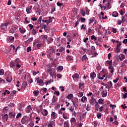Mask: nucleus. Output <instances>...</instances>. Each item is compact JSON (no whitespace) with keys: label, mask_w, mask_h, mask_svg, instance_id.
<instances>
[{"label":"nucleus","mask_w":127,"mask_h":127,"mask_svg":"<svg viewBox=\"0 0 127 127\" xmlns=\"http://www.w3.org/2000/svg\"><path fill=\"white\" fill-rule=\"evenodd\" d=\"M116 51H117V52H118V53L120 52L121 51V47L117 46Z\"/></svg>","instance_id":"obj_49"},{"label":"nucleus","mask_w":127,"mask_h":127,"mask_svg":"<svg viewBox=\"0 0 127 127\" xmlns=\"http://www.w3.org/2000/svg\"><path fill=\"white\" fill-rule=\"evenodd\" d=\"M30 51H31V47H28L27 48V52H29Z\"/></svg>","instance_id":"obj_59"},{"label":"nucleus","mask_w":127,"mask_h":127,"mask_svg":"<svg viewBox=\"0 0 127 127\" xmlns=\"http://www.w3.org/2000/svg\"><path fill=\"white\" fill-rule=\"evenodd\" d=\"M9 42H13L14 41V37H12L11 36H10L8 38Z\"/></svg>","instance_id":"obj_9"},{"label":"nucleus","mask_w":127,"mask_h":127,"mask_svg":"<svg viewBox=\"0 0 127 127\" xmlns=\"http://www.w3.org/2000/svg\"><path fill=\"white\" fill-rule=\"evenodd\" d=\"M72 104H73V106L72 107H74V108H77V107H78V105L77 104V103L76 102H74L73 101H72Z\"/></svg>","instance_id":"obj_27"},{"label":"nucleus","mask_w":127,"mask_h":127,"mask_svg":"<svg viewBox=\"0 0 127 127\" xmlns=\"http://www.w3.org/2000/svg\"><path fill=\"white\" fill-rule=\"evenodd\" d=\"M88 59V58H87V56L86 55L83 56L82 57V61H84L85 60H87Z\"/></svg>","instance_id":"obj_38"},{"label":"nucleus","mask_w":127,"mask_h":127,"mask_svg":"<svg viewBox=\"0 0 127 127\" xmlns=\"http://www.w3.org/2000/svg\"><path fill=\"white\" fill-rule=\"evenodd\" d=\"M44 79H40L39 81L38 82L39 86H43L42 84L44 83Z\"/></svg>","instance_id":"obj_19"},{"label":"nucleus","mask_w":127,"mask_h":127,"mask_svg":"<svg viewBox=\"0 0 127 127\" xmlns=\"http://www.w3.org/2000/svg\"><path fill=\"white\" fill-rule=\"evenodd\" d=\"M86 25L82 24L80 27V29H84V30H86Z\"/></svg>","instance_id":"obj_45"},{"label":"nucleus","mask_w":127,"mask_h":127,"mask_svg":"<svg viewBox=\"0 0 127 127\" xmlns=\"http://www.w3.org/2000/svg\"><path fill=\"white\" fill-rule=\"evenodd\" d=\"M51 118L53 120H54L56 118V113H55V112H53L52 113Z\"/></svg>","instance_id":"obj_12"},{"label":"nucleus","mask_w":127,"mask_h":127,"mask_svg":"<svg viewBox=\"0 0 127 127\" xmlns=\"http://www.w3.org/2000/svg\"><path fill=\"white\" fill-rule=\"evenodd\" d=\"M96 73H95V72H92L90 73V77L91 78V79H92L93 80H94V78H96Z\"/></svg>","instance_id":"obj_10"},{"label":"nucleus","mask_w":127,"mask_h":127,"mask_svg":"<svg viewBox=\"0 0 127 127\" xmlns=\"http://www.w3.org/2000/svg\"><path fill=\"white\" fill-rule=\"evenodd\" d=\"M58 70H61V71H62L63 70V66H59Z\"/></svg>","instance_id":"obj_60"},{"label":"nucleus","mask_w":127,"mask_h":127,"mask_svg":"<svg viewBox=\"0 0 127 127\" xmlns=\"http://www.w3.org/2000/svg\"><path fill=\"white\" fill-rule=\"evenodd\" d=\"M47 71L48 73H49L51 77H53L54 74L55 75H56V74H55V69H52V68H50L47 69Z\"/></svg>","instance_id":"obj_1"},{"label":"nucleus","mask_w":127,"mask_h":127,"mask_svg":"<svg viewBox=\"0 0 127 127\" xmlns=\"http://www.w3.org/2000/svg\"><path fill=\"white\" fill-rule=\"evenodd\" d=\"M123 43H124V44H127V39H125L123 41Z\"/></svg>","instance_id":"obj_63"},{"label":"nucleus","mask_w":127,"mask_h":127,"mask_svg":"<svg viewBox=\"0 0 127 127\" xmlns=\"http://www.w3.org/2000/svg\"><path fill=\"white\" fill-rule=\"evenodd\" d=\"M6 81L7 82H9V83H10V82L12 81V77H11V76L7 77Z\"/></svg>","instance_id":"obj_20"},{"label":"nucleus","mask_w":127,"mask_h":127,"mask_svg":"<svg viewBox=\"0 0 127 127\" xmlns=\"http://www.w3.org/2000/svg\"><path fill=\"white\" fill-rule=\"evenodd\" d=\"M33 46L35 49L37 50V49H39L40 47H41V44L37 43V42H35L33 43Z\"/></svg>","instance_id":"obj_3"},{"label":"nucleus","mask_w":127,"mask_h":127,"mask_svg":"<svg viewBox=\"0 0 127 127\" xmlns=\"http://www.w3.org/2000/svg\"><path fill=\"white\" fill-rule=\"evenodd\" d=\"M69 111H70V112H74V106H71Z\"/></svg>","instance_id":"obj_58"},{"label":"nucleus","mask_w":127,"mask_h":127,"mask_svg":"<svg viewBox=\"0 0 127 127\" xmlns=\"http://www.w3.org/2000/svg\"><path fill=\"white\" fill-rule=\"evenodd\" d=\"M8 24H9V23H4L1 24L0 28L1 30H5V29L7 28V26H8Z\"/></svg>","instance_id":"obj_2"},{"label":"nucleus","mask_w":127,"mask_h":127,"mask_svg":"<svg viewBox=\"0 0 127 127\" xmlns=\"http://www.w3.org/2000/svg\"><path fill=\"white\" fill-rule=\"evenodd\" d=\"M54 126H55V122L54 121L51 122L48 126V127H53Z\"/></svg>","instance_id":"obj_16"},{"label":"nucleus","mask_w":127,"mask_h":127,"mask_svg":"<svg viewBox=\"0 0 127 127\" xmlns=\"http://www.w3.org/2000/svg\"><path fill=\"white\" fill-rule=\"evenodd\" d=\"M49 19L47 20V25L49 24V23H51V22H52V17H49Z\"/></svg>","instance_id":"obj_26"},{"label":"nucleus","mask_w":127,"mask_h":127,"mask_svg":"<svg viewBox=\"0 0 127 127\" xmlns=\"http://www.w3.org/2000/svg\"><path fill=\"white\" fill-rule=\"evenodd\" d=\"M81 101V102H82V103H84V102H87V97H86L85 96L82 97Z\"/></svg>","instance_id":"obj_24"},{"label":"nucleus","mask_w":127,"mask_h":127,"mask_svg":"<svg viewBox=\"0 0 127 127\" xmlns=\"http://www.w3.org/2000/svg\"><path fill=\"white\" fill-rule=\"evenodd\" d=\"M3 111L4 112L7 113L8 112V109H6V107H4L3 109Z\"/></svg>","instance_id":"obj_56"},{"label":"nucleus","mask_w":127,"mask_h":127,"mask_svg":"<svg viewBox=\"0 0 127 127\" xmlns=\"http://www.w3.org/2000/svg\"><path fill=\"white\" fill-rule=\"evenodd\" d=\"M66 59H67V60H69V61H71L73 60V58L71 56H67L66 57Z\"/></svg>","instance_id":"obj_30"},{"label":"nucleus","mask_w":127,"mask_h":127,"mask_svg":"<svg viewBox=\"0 0 127 127\" xmlns=\"http://www.w3.org/2000/svg\"><path fill=\"white\" fill-rule=\"evenodd\" d=\"M9 117L10 119H12V118L14 119V117H15V113L13 112L9 113Z\"/></svg>","instance_id":"obj_8"},{"label":"nucleus","mask_w":127,"mask_h":127,"mask_svg":"<svg viewBox=\"0 0 127 127\" xmlns=\"http://www.w3.org/2000/svg\"><path fill=\"white\" fill-rule=\"evenodd\" d=\"M47 36L44 35L43 36L42 39H43V42L45 43L46 42V41L47 40Z\"/></svg>","instance_id":"obj_18"},{"label":"nucleus","mask_w":127,"mask_h":127,"mask_svg":"<svg viewBox=\"0 0 127 127\" xmlns=\"http://www.w3.org/2000/svg\"><path fill=\"white\" fill-rule=\"evenodd\" d=\"M2 119L4 120V121H7V119H8V115L7 114H5L2 117Z\"/></svg>","instance_id":"obj_17"},{"label":"nucleus","mask_w":127,"mask_h":127,"mask_svg":"<svg viewBox=\"0 0 127 127\" xmlns=\"http://www.w3.org/2000/svg\"><path fill=\"white\" fill-rule=\"evenodd\" d=\"M16 64H17V61L16 60L15 61L11 62L10 64V66L11 67V68H13L14 66H16Z\"/></svg>","instance_id":"obj_5"},{"label":"nucleus","mask_w":127,"mask_h":127,"mask_svg":"<svg viewBox=\"0 0 127 127\" xmlns=\"http://www.w3.org/2000/svg\"><path fill=\"white\" fill-rule=\"evenodd\" d=\"M122 23L126 22V17L124 16H122Z\"/></svg>","instance_id":"obj_39"},{"label":"nucleus","mask_w":127,"mask_h":127,"mask_svg":"<svg viewBox=\"0 0 127 127\" xmlns=\"http://www.w3.org/2000/svg\"><path fill=\"white\" fill-rule=\"evenodd\" d=\"M56 103H57V98H56L55 95H54L53 99L52 100V103H51V105H52V106H54V105H55Z\"/></svg>","instance_id":"obj_4"},{"label":"nucleus","mask_w":127,"mask_h":127,"mask_svg":"<svg viewBox=\"0 0 127 127\" xmlns=\"http://www.w3.org/2000/svg\"><path fill=\"white\" fill-rule=\"evenodd\" d=\"M64 127H70V125L67 122H64Z\"/></svg>","instance_id":"obj_22"},{"label":"nucleus","mask_w":127,"mask_h":127,"mask_svg":"<svg viewBox=\"0 0 127 127\" xmlns=\"http://www.w3.org/2000/svg\"><path fill=\"white\" fill-rule=\"evenodd\" d=\"M119 77H117L116 79L113 80L114 83H117L118 81H119Z\"/></svg>","instance_id":"obj_55"},{"label":"nucleus","mask_w":127,"mask_h":127,"mask_svg":"<svg viewBox=\"0 0 127 127\" xmlns=\"http://www.w3.org/2000/svg\"><path fill=\"white\" fill-rule=\"evenodd\" d=\"M70 123L71 125L72 124L75 125L76 124V119H75V118H72L70 119Z\"/></svg>","instance_id":"obj_13"},{"label":"nucleus","mask_w":127,"mask_h":127,"mask_svg":"<svg viewBox=\"0 0 127 127\" xmlns=\"http://www.w3.org/2000/svg\"><path fill=\"white\" fill-rule=\"evenodd\" d=\"M44 112H42V115L45 117L47 116L48 115V111H47L46 109H44Z\"/></svg>","instance_id":"obj_14"},{"label":"nucleus","mask_w":127,"mask_h":127,"mask_svg":"<svg viewBox=\"0 0 127 127\" xmlns=\"http://www.w3.org/2000/svg\"><path fill=\"white\" fill-rule=\"evenodd\" d=\"M33 93L34 94V96L35 97H37L38 96V94H39V91L38 90L37 91H34Z\"/></svg>","instance_id":"obj_29"},{"label":"nucleus","mask_w":127,"mask_h":127,"mask_svg":"<svg viewBox=\"0 0 127 127\" xmlns=\"http://www.w3.org/2000/svg\"><path fill=\"white\" fill-rule=\"evenodd\" d=\"M20 117H21V113H18L17 115L16 118V119H19V118H20Z\"/></svg>","instance_id":"obj_54"},{"label":"nucleus","mask_w":127,"mask_h":127,"mask_svg":"<svg viewBox=\"0 0 127 127\" xmlns=\"http://www.w3.org/2000/svg\"><path fill=\"white\" fill-rule=\"evenodd\" d=\"M123 99H127V92L125 94H123Z\"/></svg>","instance_id":"obj_48"},{"label":"nucleus","mask_w":127,"mask_h":127,"mask_svg":"<svg viewBox=\"0 0 127 127\" xmlns=\"http://www.w3.org/2000/svg\"><path fill=\"white\" fill-rule=\"evenodd\" d=\"M80 13L82 14V15H83V16H85V11H84V10H81Z\"/></svg>","instance_id":"obj_43"},{"label":"nucleus","mask_w":127,"mask_h":127,"mask_svg":"<svg viewBox=\"0 0 127 127\" xmlns=\"http://www.w3.org/2000/svg\"><path fill=\"white\" fill-rule=\"evenodd\" d=\"M73 97H74V96H73V94H70L67 95V99H68V100H71V99H72Z\"/></svg>","instance_id":"obj_32"},{"label":"nucleus","mask_w":127,"mask_h":127,"mask_svg":"<svg viewBox=\"0 0 127 127\" xmlns=\"http://www.w3.org/2000/svg\"><path fill=\"white\" fill-rule=\"evenodd\" d=\"M63 118H64V120H68V117H67V115L65 114L64 113L63 114Z\"/></svg>","instance_id":"obj_34"},{"label":"nucleus","mask_w":127,"mask_h":127,"mask_svg":"<svg viewBox=\"0 0 127 127\" xmlns=\"http://www.w3.org/2000/svg\"><path fill=\"white\" fill-rule=\"evenodd\" d=\"M0 83H2L3 84H4L5 83V81L4 80L2 79L1 78H0Z\"/></svg>","instance_id":"obj_57"},{"label":"nucleus","mask_w":127,"mask_h":127,"mask_svg":"<svg viewBox=\"0 0 127 127\" xmlns=\"http://www.w3.org/2000/svg\"><path fill=\"white\" fill-rule=\"evenodd\" d=\"M22 124H24L27 122V116H24L21 121Z\"/></svg>","instance_id":"obj_6"},{"label":"nucleus","mask_w":127,"mask_h":127,"mask_svg":"<svg viewBox=\"0 0 127 127\" xmlns=\"http://www.w3.org/2000/svg\"><path fill=\"white\" fill-rule=\"evenodd\" d=\"M95 21V19L93 18L92 19H90L89 20V25H91V24H92V23H93V21Z\"/></svg>","instance_id":"obj_37"},{"label":"nucleus","mask_w":127,"mask_h":127,"mask_svg":"<svg viewBox=\"0 0 127 127\" xmlns=\"http://www.w3.org/2000/svg\"><path fill=\"white\" fill-rule=\"evenodd\" d=\"M94 104L95 107H96L97 108H99L100 107V106L99 105V103L97 101L95 102Z\"/></svg>","instance_id":"obj_50"},{"label":"nucleus","mask_w":127,"mask_h":127,"mask_svg":"<svg viewBox=\"0 0 127 127\" xmlns=\"http://www.w3.org/2000/svg\"><path fill=\"white\" fill-rule=\"evenodd\" d=\"M103 109H104L103 106L100 107L99 109V112H103Z\"/></svg>","instance_id":"obj_62"},{"label":"nucleus","mask_w":127,"mask_h":127,"mask_svg":"<svg viewBox=\"0 0 127 127\" xmlns=\"http://www.w3.org/2000/svg\"><path fill=\"white\" fill-rule=\"evenodd\" d=\"M22 87V88H26L27 87V82L25 81H23Z\"/></svg>","instance_id":"obj_21"},{"label":"nucleus","mask_w":127,"mask_h":127,"mask_svg":"<svg viewBox=\"0 0 127 127\" xmlns=\"http://www.w3.org/2000/svg\"><path fill=\"white\" fill-rule=\"evenodd\" d=\"M92 31H93V30H92L91 28H89L88 31L87 32V34H90V33H92Z\"/></svg>","instance_id":"obj_41"},{"label":"nucleus","mask_w":127,"mask_h":127,"mask_svg":"<svg viewBox=\"0 0 127 127\" xmlns=\"http://www.w3.org/2000/svg\"><path fill=\"white\" fill-rule=\"evenodd\" d=\"M86 115H87V112L82 114L81 115V119H85V118H86Z\"/></svg>","instance_id":"obj_36"},{"label":"nucleus","mask_w":127,"mask_h":127,"mask_svg":"<svg viewBox=\"0 0 127 127\" xmlns=\"http://www.w3.org/2000/svg\"><path fill=\"white\" fill-rule=\"evenodd\" d=\"M60 89H61V92H64V91H65V88L63 86H60Z\"/></svg>","instance_id":"obj_40"},{"label":"nucleus","mask_w":127,"mask_h":127,"mask_svg":"<svg viewBox=\"0 0 127 127\" xmlns=\"http://www.w3.org/2000/svg\"><path fill=\"white\" fill-rule=\"evenodd\" d=\"M97 117L98 119H101L102 118V114L101 113H97Z\"/></svg>","instance_id":"obj_35"},{"label":"nucleus","mask_w":127,"mask_h":127,"mask_svg":"<svg viewBox=\"0 0 127 127\" xmlns=\"http://www.w3.org/2000/svg\"><path fill=\"white\" fill-rule=\"evenodd\" d=\"M33 38L31 37V38H30L28 40V42H32V41H33Z\"/></svg>","instance_id":"obj_64"},{"label":"nucleus","mask_w":127,"mask_h":127,"mask_svg":"<svg viewBox=\"0 0 127 127\" xmlns=\"http://www.w3.org/2000/svg\"><path fill=\"white\" fill-rule=\"evenodd\" d=\"M32 35H35L36 34V30L35 29L32 30Z\"/></svg>","instance_id":"obj_42"},{"label":"nucleus","mask_w":127,"mask_h":127,"mask_svg":"<svg viewBox=\"0 0 127 127\" xmlns=\"http://www.w3.org/2000/svg\"><path fill=\"white\" fill-rule=\"evenodd\" d=\"M19 30L21 33V34H24V33H25V29L23 28V29H21V28H19Z\"/></svg>","instance_id":"obj_25"},{"label":"nucleus","mask_w":127,"mask_h":127,"mask_svg":"<svg viewBox=\"0 0 127 127\" xmlns=\"http://www.w3.org/2000/svg\"><path fill=\"white\" fill-rule=\"evenodd\" d=\"M16 29H17V27L14 26L10 29L9 33L13 34Z\"/></svg>","instance_id":"obj_7"},{"label":"nucleus","mask_w":127,"mask_h":127,"mask_svg":"<svg viewBox=\"0 0 127 127\" xmlns=\"http://www.w3.org/2000/svg\"><path fill=\"white\" fill-rule=\"evenodd\" d=\"M29 27L30 28V29H33V25L30 24L28 25Z\"/></svg>","instance_id":"obj_61"},{"label":"nucleus","mask_w":127,"mask_h":127,"mask_svg":"<svg viewBox=\"0 0 127 127\" xmlns=\"http://www.w3.org/2000/svg\"><path fill=\"white\" fill-rule=\"evenodd\" d=\"M85 10H86V14H89V13H90V12H89V10L88 9V7H85Z\"/></svg>","instance_id":"obj_51"},{"label":"nucleus","mask_w":127,"mask_h":127,"mask_svg":"<svg viewBox=\"0 0 127 127\" xmlns=\"http://www.w3.org/2000/svg\"><path fill=\"white\" fill-rule=\"evenodd\" d=\"M91 39L92 40H94L95 41H96V40H97V38H96V36H95L94 35H92L91 36Z\"/></svg>","instance_id":"obj_44"},{"label":"nucleus","mask_w":127,"mask_h":127,"mask_svg":"<svg viewBox=\"0 0 127 127\" xmlns=\"http://www.w3.org/2000/svg\"><path fill=\"white\" fill-rule=\"evenodd\" d=\"M103 102H104V99H103L102 98L99 99L98 100V103L100 105H103Z\"/></svg>","instance_id":"obj_33"},{"label":"nucleus","mask_w":127,"mask_h":127,"mask_svg":"<svg viewBox=\"0 0 127 127\" xmlns=\"http://www.w3.org/2000/svg\"><path fill=\"white\" fill-rule=\"evenodd\" d=\"M102 96L103 97V98H105V97H107V95H108V92H107V90L106 91H103L102 93Z\"/></svg>","instance_id":"obj_11"},{"label":"nucleus","mask_w":127,"mask_h":127,"mask_svg":"<svg viewBox=\"0 0 127 127\" xmlns=\"http://www.w3.org/2000/svg\"><path fill=\"white\" fill-rule=\"evenodd\" d=\"M55 95H57V96H59L60 95V92L59 91H55L54 92Z\"/></svg>","instance_id":"obj_53"},{"label":"nucleus","mask_w":127,"mask_h":127,"mask_svg":"<svg viewBox=\"0 0 127 127\" xmlns=\"http://www.w3.org/2000/svg\"><path fill=\"white\" fill-rule=\"evenodd\" d=\"M60 49L59 50V52H63V51H65V48L63 47H60Z\"/></svg>","instance_id":"obj_31"},{"label":"nucleus","mask_w":127,"mask_h":127,"mask_svg":"<svg viewBox=\"0 0 127 127\" xmlns=\"http://www.w3.org/2000/svg\"><path fill=\"white\" fill-rule=\"evenodd\" d=\"M113 16H114V17H117V16H118V15H119V13H118V12L117 11H115L112 14Z\"/></svg>","instance_id":"obj_28"},{"label":"nucleus","mask_w":127,"mask_h":127,"mask_svg":"<svg viewBox=\"0 0 127 127\" xmlns=\"http://www.w3.org/2000/svg\"><path fill=\"white\" fill-rule=\"evenodd\" d=\"M81 22H85L86 21V18L81 17L80 18Z\"/></svg>","instance_id":"obj_52"},{"label":"nucleus","mask_w":127,"mask_h":127,"mask_svg":"<svg viewBox=\"0 0 127 127\" xmlns=\"http://www.w3.org/2000/svg\"><path fill=\"white\" fill-rule=\"evenodd\" d=\"M50 53H55V51H54V47L52 46L50 48Z\"/></svg>","instance_id":"obj_15"},{"label":"nucleus","mask_w":127,"mask_h":127,"mask_svg":"<svg viewBox=\"0 0 127 127\" xmlns=\"http://www.w3.org/2000/svg\"><path fill=\"white\" fill-rule=\"evenodd\" d=\"M31 10V8H26V11H27V13H28V14H29V13H30V10Z\"/></svg>","instance_id":"obj_46"},{"label":"nucleus","mask_w":127,"mask_h":127,"mask_svg":"<svg viewBox=\"0 0 127 127\" xmlns=\"http://www.w3.org/2000/svg\"><path fill=\"white\" fill-rule=\"evenodd\" d=\"M108 83L109 86H110V87L114 88V87L113 86V83L112 82V81H109Z\"/></svg>","instance_id":"obj_47"},{"label":"nucleus","mask_w":127,"mask_h":127,"mask_svg":"<svg viewBox=\"0 0 127 127\" xmlns=\"http://www.w3.org/2000/svg\"><path fill=\"white\" fill-rule=\"evenodd\" d=\"M72 78L73 79H77L79 78V74L78 73H75L72 75Z\"/></svg>","instance_id":"obj_23"}]
</instances>
